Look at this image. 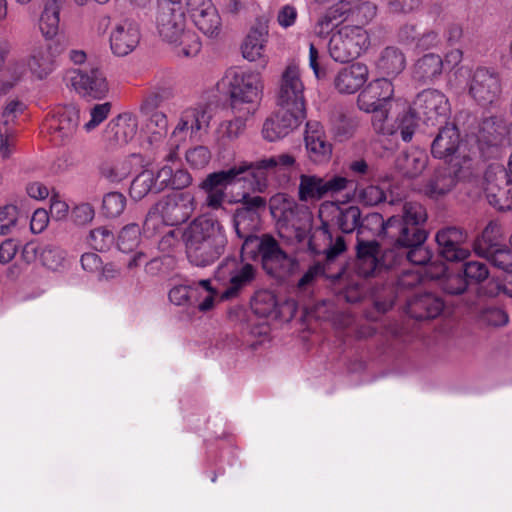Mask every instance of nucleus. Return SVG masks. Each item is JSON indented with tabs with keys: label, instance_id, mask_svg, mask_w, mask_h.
Masks as SVG:
<instances>
[{
	"label": "nucleus",
	"instance_id": "47",
	"mask_svg": "<svg viewBox=\"0 0 512 512\" xmlns=\"http://www.w3.org/2000/svg\"><path fill=\"white\" fill-rule=\"evenodd\" d=\"M168 297L172 305L179 307L183 311L188 310L192 303V287L189 279L179 280V282L174 279V284L169 291Z\"/></svg>",
	"mask_w": 512,
	"mask_h": 512
},
{
	"label": "nucleus",
	"instance_id": "13",
	"mask_svg": "<svg viewBox=\"0 0 512 512\" xmlns=\"http://www.w3.org/2000/svg\"><path fill=\"white\" fill-rule=\"evenodd\" d=\"M467 232L456 226H446L435 234L438 255L447 262H462L470 256Z\"/></svg>",
	"mask_w": 512,
	"mask_h": 512
},
{
	"label": "nucleus",
	"instance_id": "34",
	"mask_svg": "<svg viewBox=\"0 0 512 512\" xmlns=\"http://www.w3.org/2000/svg\"><path fill=\"white\" fill-rule=\"evenodd\" d=\"M366 218L367 215L363 217L361 209L356 205L335 206L333 221L344 234H351L354 231L358 233L361 230L363 235L366 228L375 226L374 224H368Z\"/></svg>",
	"mask_w": 512,
	"mask_h": 512
},
{
	"label": "nucleus",
	"instance_id": "20",
	"mask_svg": "<svg viewBox=\"0 0 512 512\" xmlns=\"http://www.w3.org/2000/svg\"><path fill=\"white\" fill-rule=\"evenodd\" d=\"M140 38V29L134 20L120 19L112 25L109 35L110 49L115 56H127L136 49Z\"/></svg>",
	"mask_w": 512,
	"mask_h": 512
},
{
	"label": "nucleus",
	"instance_id": "53",
	"mask_svg": "<svg viewBox=\"0 0 512 512\" xmlns=\"http://www.w3.org/2000/svg\"><path fill=\"white\" fill-rule=\"evenodd\" d=\"M64 259V252L59 247L53 245L41 246L40 262L48 269H59L63 266Z\"/></svg>",
	"mask_w": 512,
	"mask_h": 512
},
{
	"label": "nucleus",
	"instance_id": "6",
	"mask_svg": "<svg viewBox=\"0 0 512 512\" xmlns=\"http://www.w3.org/2000/svg\"><path fill=\"white\" fill-rule=\"evenodd\" d=\"M346 177L333 175L321 177L316 174H301L298 184V200L304 203H316L332 197L348 187Z\"/></svg>",
	"mask_w": 512,
	"mask_h": 512
},
{
	"label": "nucleus",
	"instance_id": "62",
	"mask_svg": "<svg viewBox=\"0 0 512 512\" xmlns=\"http://www.w3.org/2000/svg\"><path fill=\"white\" fill-rule=\"evenodd\" d=\"M387 8L392 14H410L417 11L423 0H386Z\"/></svg>",
	"mask_w": 512,
	"mask_h": 512
},
{
	"label": "nucleus",
	"instance_id": "30",
	"mask_svg": "<svg viewBox=\"0 0 512 512\" xmlns=\"http://www.w3.org/2000/svg\"><path fill=\"white\" fill-rule=\"evenodd\" d=\"M200 225L198 219H194V264L207 266L217 260L224 251V240L218 236L197 237V228Z\"/></svg>",
	"mask_w": 512,
	"mask_h": 512
},
{
	"label": "nucleus",
	"instance_id": "26",
	"mask_svg": "<svg viewBox=\"0 0 512 512\" xmlns=\"http://www.w3.org/2000/svg\"><path fill=\"white\" fill-rule=\"evenodd\" d=\"M305 147L308 158L316 163L322 164L330 160L333 146L327 140L323 126L318 121H308L305 129Z\"/></svg>",
	"mask_w": 512,
	"mask_h": 512
},
{
	"label": "nucleus",
	"instance_id": "15",
	"mask_svg": "<svg viewBox=\"0 0 512 512\" xmlns=\"http://www.w3.org/2000/svg\"><path fill=\"white\" fill-rule=\"evenodd\" d=\"M246 165L235 164L227 170H221L211 173L201 184V188L207 193L206 205L212 209H218L222 206L225 194L219 187H225L235 182L246 181Z\"/></svg>",
	"mask_w": 512,
	"mask_h": 512
},
{
	"label": "nucleus",
	"instance_id": "14",
	"mask_svg": "<svg viewBox=\"0 0 512 512\" xmlns=\"http://www.w3.org/2000/svg\"><path fill=\"white\" fill-rule=\"evenodd\" d=\"M304 83L299 66L291 62L283 70L276 93L277 106L306 108Z\"/></svg>",
	"mask_w": 512,
	"mask_h": 512
},
{
	"label": "nucleus",
	"instance_id": "25",
	"mask_svg": "<svg viewBox=\"0 0 512 512\" xmlns=\"http://www.w3.org/2000/svg\"><path fill=\"white\" fill-rule=\"evenodd\" d=\"M394 87L387 78L370 82L358 95L357 105L360 110L370 113L378 108H384L392 99Z\"/></svg>",
	"mask_w": 512,
	"mask_h": 512
},
{
	"label": "nucleus",
	"instance_id": "36",
	"mask_svg": "<svg viewBox=\"0 0 512 512\" xmlns=\"http://www.w3.org/2000/svg\"><path fill=\"white\" fill-rule=\"evenodd\" d=\"M443 71V59L435 53H428L419 58L413 65L412 77L422 84H429L438 79Z\"/></svg>",
	"mask_w": 512,
	"mask_h": 512
},
{
	"label": "nucleus",
	"instance_id": "51",
	"mask_svg": "<svg viewBox=\"0 0 512 512\" xmlns=\"http://www.w3.org/2000/svg\"><path fill=\"white\" fill-rule=\"evenodd\" d=\"M150 191H155L154 174L151 171H143L132 181L130 195L132 198L140 200Z\"/></svg>",
	"mask_w": 512,
	"mask_h": 512
},
{
	"label": "nucleus",
	"instance_id": "64",
	"mask_svg": "<svg viewBox=\"0 0 512 512\" xmlns=\"http://www.w3.org/2000/svg\"><path fill=\"white\" fill-rule=\"evenodd\" d=\"M262 135L267 141L274 142L287 136L288 132L271 115L263 124Z\"/></svg>",
	"mask_w": 512,
	"mask_h": 512
},
{
	"label": "nucleus",
	"instance_id": "38",
	"mask_svg": "<svg viewBox=\"0 0 512 512\" xmlns=\"http://www.w3.org/2000/svg\"><path fill=\"white\" fill-rule=\"evenodd\" d=\"M405 66L406 58L404 53L394 46L384 48L376 61L378 72L390 77L399 75L404 70Z\"/></svg>",
	"mask_w": 512,
	"mask_h": 512
},
{
	"label": "nucleus",
	"instance_id": "63",
	"mask_svg": "<svg viewBox=\"0 0 512 512\" xmlns=\"http://www.w3.org/2000/svg\"><path fill=\"white\" fill-rule=\"evenodd\" d=\"M164 225H168L166 219L159 210H156V205H154L148 211L144 221V232L152 236L156 234Z\"/></svg>",
	"mask_w": 512,
	"mask_h": 512
},
{
	"label": "nucleus",
	"instance_id": "19",
	"mask_svg": "<svg viewBox=\"0 0 512 512\" xmlns=\"http://www.w3.org/2000/svg\"><path fill=\"white\" fill-rule=\"evenodd\" d=\"M295 163V158L288 153H283L269 158H263L254 162L241 161L240 165H246L245 175L253 179V192L262 193L267 188V174L277 167L288 169Z\"/></svg>",
	"mask_w": 512,
	"mask_h": 512
},
{
	"label": "nucleus",
	"instance_id": "31",
	"mask_svg": "<svg viewBox=\"0 0 512 512\" xmlns=\"http://www.w3.org/2000/svg\"><path fill=\"white\" fill-rule=\"evenodd\" d=\"M367 65L357 62L341 68L334 78V87L340 94H354L367 82Z\"/></svg>",
	"mask_w": 512,
	"mask_h": 512
},
{
	"label": "nucleus",
	"instance_id": "52",
	"mask_svg": "<svg viewBox=\"0 0 512 512\" xmlns=\"http://www.w3.org/2000/svg\"><path fill=\"white\" fill-rule=\"evenodd\" d=\"M126 207V197L120 192H109L102 200V213L108 218L120 216Z\"/></svg>",
	"mask_w": 512,
	"mask_h": 512
},
{
	"label": "nucleus",
	"instance_id": "11",
	"mask_svg": "<svg viewBox=\"0 0 512 512\" xmlns=\"http://www.w3.org/2000/svg\"><path fill=\"white\" fill-rule=\"evenodd\" d=\"M248 250L252 258L257 254L261 256L262 267L269 275L280 277L288 270L290 258L272 235L257 236V241Z\"/></svg>",
	"mask_w": 512,
	"mask_h": 512
},
{
	"label": "nucleus",
	"instance_id": "45",
	"mask_svg": "<svg viewBox=\"0 0 512 512\" xmlns=\"http://www.w3.org/2000/svg\"><path fill=\"white\" fill-rule=\"evenodd\" d=\"M26 66L23 61H11L0 74V95L11 91L21 81L26 73Z\"/></svg>",
	"mask_w": 512,
	"mask_h": 512
},
{
	"label": "nucleus",
	"instance_id": "29",
	"mask_svg": "<svg viewBox=\"0 0 512 512\" xmlns=\"http://www.w3.org/2000/svg\"><path fill=\"white\" fill-rule=\"evenodd\" d=\"M138 121L135 115L124 112L109 121L104 131L105 141L110 146H121L131 141L137 132Z\"/></svg>",
	"mask_w": 512,
	"mask_h": 512
},
{
	"label": "nucleus",
	"instance_id": "50",
	"mask_svg": "<svg viewBox=\"0 0 512 512\" xmlns=\"http://www.w3.org/2000/svg\"><path fill=\"white\" fill-rule=\"evenodd\" d=\"M141 231L137 224H129L122 228L118 235L117 245L124 253L133 251L140 242Z\"/></svg>",
	"mask_w": 512,
	"mask_h": 512
},
{
	"label": "nucleus",
	"instance_id": "3",
	"mask_svg": "<svg viewBox=\"0 0 512 512\" xmlns=\"http://www.w3.org/2000/svg\"><path fill=\"white\" fill-rule=\"evenodd\" d=\"M269 209L281 238L295 243L307 239L313 224V214L308 207L279 193L270 199Z\"/></svg>",
	"mask_w": 512,
	"mask_h": 512
},
{
	"label": "nucleus",
	"instance_id": "43",
	"mask_svg": "<svg viewBox=\"0 0 512 512\" xmlns=\"http://www.w3.org/2000/svg\"><path fill=\"white\" fill-rule=\"evenodd\" d=\"M394 216L398 222L420 228H426L428 220L426 208L421 203L413 201L405 202L401 213Z\"/></svg>",
	"mask_w": 512,
	"mask_h": 512
},
{
	"label": "nucleus",
	"instance_id": "57",
	"mask_svg": "<svg viewBox=\"0 0 512 512\" xmlns=\"http://www.w3.org/2000/svg\"><path fill=\"white\" fill-rule=\"evenodd\" d=\"M357 198L363 205L375 206L386 200V194L379 186L369 185L358 190Z\"/></svg>",
	"mask_w": 512,
	"mask_h": 512
},
{
	"label": "nucleus",
	"instance_id": "16",
	"mask_svg": "<svg viewBox=\"0 0 512 512\" xmlns=\"http://www.w3.org/2000/svg\"><path fill=\"white\" fill-rule=\"evenodd\" d=\"M63 46L56 41H36L30 48L27 66L37 79H45L56 67V58Z\"/></svg>",
	"mask_w": 512,
	"mask_h": 512
},
{
	"label": "nucleus",
	"instance_id": "39",
	"mask_svg": "<svg viewBox=\"0 0 512 512\" xmlns=\"http://www.w3.org/2000/svg\"><path fill=\"white\" fill-rule=\"evenodd\" d=\"M504 244L501 227L495 222H489L482 233L474 240L473 247L477 255L485 257Z\"/></svg>",
	"mask_w": 512,
	"mask_h": 512
},
{
	"label": "nucleus",
	"instance_id": "7",
	"mask_svg": "<svg viewBox=\"0 0 512 512\" xmlns=\"http://www.w3.org/2000/svg\"><path fill=\"white\" fill-rule=\"evenodd\" d=\"M467 86L469 96L483 107L498 102L502 94L500 74L493 68L477 67L471 72Z\"/></svg>",
	"mask_w": 512,
	"mask_h": 512
},
{
	"label": "nucleus",
	"instance_id": "8",
	"mask_svg": "<svg viewBox=\"0 0 512 512\" xmlns=\"http://www.w3.org/2000/svg\"><path fill=\"white\" fill-rule=\"evenodd\" d=\"M188 6L182 0H158L157 28L164 40L171 43L180 40L186 26Z\"/></svg>",
	"mask_w": 512,
	"mask_h": 512
},
{
	"label": "nucleus",
	"instance_id": "28",
	"mask_svg": "<svg viewBox=\"0 0 512 512\" xmlns=\"http://www.w3.org/2000/svg\"><path fill=\"white\" fill-rule=\"evenodd\" d=\"M267 42V29L257 27L249 31L240 47L243 58L249 62H255L260 70H264L269 63V57L266 54Z\"/></svg>",
	"mask_w": 512,
	"mask_h": 512
},
{
	"label": "nucleus",
	"instance_id": "48",
	"mask_svg": "<svg viewBox=\"0 0 512 512\" xmlns=\"http://www.w3.org/2000/svg\"><path fill=\"white\" fill-rule=\"evenodd\" d=\"M102 177L110 182H120L128 177L131 166L126 160H110L103 162L100 167Z\"/></svg>",
	"mask_w": 512,
	"mask_h": 512
},
{
	"label": "nucleus",
	"instance_id": "60",
	"mask_svg": "<svg viewBox=\"0 0 512 512\" xmlns=\"http://www.w3.org/2000/svg\"><path fill=\"white\" fill-rule=\"evenodd\" d=\"M468 286L467 278L463 273L449 275L442 283L443 291L450 295H461Z\"/></svg>",
	"mask_w": 512,
	"mask_h": 512
},
{
	"label": "nucleus",
	"instance_id": "2",
	"mask_svg": "<svg viewBox=\"0 0 512 512\" xmlns=\"http://www.w3.org/2000/svg\"><path fill=\"white\" fill-rule=\"evenodd\" d=\"M308 248L314 255L324 254L325 263L317 262L310 266L299 279V288H306L320 276H324L332 283H337L343 278L346 266L344 263H336V259L347 249L345 237L335 233L327 221L322 220L321 225L315 229L308 241Z\"/></svg>",
	"mask_w": 512,
	"mask_h": 512
},
{
	"label": "nucleus",
	"instance_id": "37",
	"mask_svg": "<svg viewBox=\"0 0 512 512\" xmlns=\"http://www.w3.org/2000/svg\"><path fill=\"white\" fill-rule=\"evenodd\" d=\"M260 214L251 212L242 207H237L233 216V223L236 234L243 239L242 252L248 251L253 242L257 241V236L253 230L258 222Z\"/></svg>",
	"mask_w": 512,
	"mask_h": 512
},
{
	"label": "nucleus",
	"instance_id": "22",
	"mask_svg": "<svg viewBox=\"0 0 512 512\" xmlns=\"http://www.w3.org/2000/svg\"><path fill=\"white\" fill-rule=\"evenodd\" d=\"M219 272L228 274L229 286L221 294L220 300L237 297L242 289L250 285L256 277V269L250 263L239 264L237 259L226 258L220 265Z\"/></svg>",
	"mask_w": 512,
	"mask_h": 512
},
{
	"label": "nucleus",
	"instance_id": "49",
	"mask_svg": "<svg viewBox=\"0 0 512 512\" xmlns=\"http://www.w3.org/2000/svg\"><path fill=\"white\" fill-rule=\"evenodd\" d=\"M233 113L235 114V118L221 123L218 128V133L223 140L232 141L238 138L245 129L246 120L252 115L245 114L241 111Z\"/></svg>",
	"mask_w": 512,
	"mask_h": 512
},
{
	"label": "nucleus",
	"instance_id": "59",
	"mask_svg": "<svg viewBox=\"0 0 512 512\" xmlns=\"http://www.w3.org/2000/svg\"><path fill=\"white\" fill-rule=\"evenodd\" d=\"M111 103L105 102L101 104H95L90 109V119L84 124V129L87 132L94 130L98 127L110 114Z\"/></svg>",
	"mask_w": 512,
	"mask_h": 512
},
{
	"label": "nucleus",
	"instance_id": "23",
	"mask_svg": "<svg viewBox=\"0 0 512 512\" xmlns=\"http://www.w3.org/2000/svg\"><path fill=\"white\" fill-rule=\"evenodd\" d=\"M156 210L166 219L168 225L182 226L192 215V195L188 192H173L156 204Z\"/></svg>",
	"mask_w": 512,
	"mask_h": 512
},
{
	"label": "nucleus",
	"instance_id": "54",
	"mask_svg": "<svg viewBox=\"0 0 512 512\" xmlns=\"http://www.w3.org/2000/svg\"><path fill=\"white\" fill-rule=\"evenodd\" d=\"M87 242L95 250L105 251L113 244L114 235L106 227H98L90 231Z\"/></svg>",
	"mask_w": 512,
	"mask_h": 512
},
{
	"label": "nucleus",
	"instance_id": "56",
	"mask_svg": "<svg viewBox=\"0 0 512 512\" xmlns=\"http://www.w3.org/2000/svg\"><path fill=\"white\" fill-rule=\"evenodd\" d=\"M18 222V210L14 205L0 207V235L11 234Z\"/></svg>",
	"mask_w": 512,
	"mask_h": 512
},
{
	"label": "nucleus",
	"instance_id": "41",
	"mask_svg": "<svg viewBox=\"0 0 512 512\" xmlns=\"http://www.w3.org/2000/svg\"><path fill=\"white\" fill-rule=\"evenodd\" d=\"M63 0H44V10L40 17L39 27L45 38L54 37L59 28V13Z\"/></svg>",
	"mask_w": 512,
	"mask_h": 512
},
{
	"label": "nucleus",
	"instance_id": "18",
	"mask_svg": "<svg viewBox=\"0 0 512 512\" xmlns=\"http://www.w3.org/2000/svg\"><path fill=\"white\" fill-rule=\"evenodd\" d=\"M464 169H469V165L460 164L459 160L454 163L445 162L437 167L424 186L425 195L432 199L446 195L463 176Z\"/></svg>",
	"mask_w": 512,
	"mask_h": 512
},
{
	"label": "nucleus",
	"instance_id": "12",
	"mask_svg": "<svg viewBox=\"0 0 512 512\" xmlns=\"http://www.w3.org/2000/svg\"><path fill=\"white\" fill-rule=\"evenodd\" d=\"M485 194L490 205L499 211L512 208V179L501 165H490L485 171Z\"/></svg>",
	"mask_w": 512,
	"mask_h": 512
},
{
	"label": "nucleus",
	"instance_id": "9",
	"mask_svg": "<svg viewBox=\"0 0 512 512\" xmlns=\"http://www.w3.org/2000/svg\"><path fill=\"white\" fill-rule=\"evenodd\" d=\"M509 129L506 122L497 117L485 118L477 134V146L481 156L488 160L501 156L509 145Z\"/></svg>",
	"mask_w": 512,
	"mask_h": 512
},
{
	"label": "nucleus",
	"instance_id": "55",
	"mask_svg": "<svg viewBox=\"0 0 512 512\" xmlns=\"http://www.w3.org/2000/svg\"><path fill=\"white\" fill-rule=\"evenodd\" d=\"M462 273L469 285L480 284L488 278L489 269L485 263L469 261L464 264Z\"/></svg>",
	"mask_w": 512,
	"mask_h": 512
},
{
	"label": "nucleus",
	"instance_id": "5",
	"mask_svg": "<svg viewBox=\"0 0 512 512\" xmlns=\"http://www.w3.org/2000/svg\"><path fill=\"white\" fill-rule=\"evenodd\" d=\"M364 25H345L332 34L328 43L330 57L338 63L358 58L369 45Z\"/></svg>",
	"mask_w": 512,
	"mask_h": 512
},
{
	"label": "nucleus",
	"instance_id": "24",
	"mask_svg": "<svg viewBox=\"0 0 512 512\" xmlns=\"http://www.w3.org/2000/svg\"><path fill=\"white\" fill-rule=\"evenodd\" d=\"M71 84L79 94L94 99L104 98L109 90L106 77L97 68L74 70Z\"/></svg>",
	"mask_w": 512,
	"mask_h": 512
},
{
	"label": "nucleus",
	"instance_id": "1",
	"mask_svg": "<svg viewBox=\"0 0 512 512\" xmlns=\"http://www.w3.org/2000/svg\"><path fill=\"white\" fill-rule=\"evenodd\" d=\"M368 224H374L377 235L387 239L391 247L383 251V264L395 267L403 261L423 266L432 259V251L425 245L429 232L426 228L413 227L401 222L395 216L384 220L380 213H369Z\"/></svg>",
	"mask_w": 512,
	"mask_h": 512
},
{
	"label": "nucleus",
	"instance_id": "46",
	"mask_svg": "<svg viewBox=\"0 0 512 512\" xmlns=\"http://www.w3.org/2000/svg\"><path fill=\"white\" fill-rule=\"evenodd\" d=\"M277 111L272 115L288 134L298 128L306 118V108L277 106Z\"/></svg>",
	"mask_w": 512,
	"mask_h": 512
},
{
	"label": "nucleus",
	"instance_id": "58",
	"mask_svg": "<svg viewBox=\"0 0 512 512\" xmlns=\"http://www.w3.org/2000/svg\"><path fill=\"white\" fill-rule=\"evenodd\" d=\"M168 120L166 115L160 111H154L150 113V117L147 123V129L153 135L155 141L164 137L167 133Z\"/></svg>",
	"mask_w": 512,
	"mask_h": 512
},
{
	"label": "nucleus",
	"instance_id": "32",
	"mask_svg": "<svg viewBox=\"0 0 512 512\" xmlns=\"http://www.w3.org/2000/svg\"><path fill=\"white\" fill-rule=\"evenodd\" d=\"M443 299L433 293L415 295L407 303V314L416 320H430L438 317L444 310Z\"/></svg>",
	"mask_w": 512,
	"mask_h": 512
},
{
	"label": "nucleus",
	"instance_id": "4",
	"mask_svg": "<svg viewBox=\"0 0 512 512\" xmlns=\"http://www.w3.org/2000/svg\"><path fill=\"white\" fill-rule=\"evenodd\" d=\"M227 78L229 79L228 86L232 111L254 114L262 91L260 71L230 70L227 73Z\"/></svg>",
	"mask_w": 512,
	"mask_h": 512
},
{
	"label": "nucleus",
	"instance_id": "17",
	"mask_svg": "<svg viewBox=\"0 0 512 512\" xmlns=\"http://www.w3.org/2000/svg\"><path fill=\"white\" fill-rule=\"evenodd\" d=\"M431 144V153L435 158L444 159L445 162L454 163L457 160L460 164L469 165L471 159L458 154L461 143L460 133L454 123H444Z\"/></svg>",
	"mask_w": 512,
	"mask_h": 512
},
{
	"label": "nucleus",
	"instance_id": "42",
	"mask_svg": "<svg viewBox=\"0 0 512 512\" xmlns=\"http://www.w3.org/2000/svg\"><path fill=\"white\" fill-rule=\"evenodd\" d=\"M484 258L487 259L494 267L509 274V278H511V280H506L504 291L507 295L512 297V245L510 244V246H508L507 244H504L502 247L493 250L492 253H489Z\"/></svg>",
	"mask_w": 512,
	"mask_h": 512
},
{
	"label": "nucleus",
	"instance_id": "21",
	"mask_svg": "<svg viewBox=\"0 0 512 512\" xmlns=\"http://www.w3.org/2000/svg\"><path fill=\"white\" fill-rule=\"evenodd\" d=\"M356 270L362 277H370L381 268L386 267L383 262V252L381 253L380 244L377 240L364 239L362 231H358L356 238Z\"/></svg>",
	"mask_w": 512,
	"mask_h": 512
},
{
	"label": "nucleus",
	"instance_id": "61",
	"mask_svg": "<svg viewBox=\"0 0 512 512\" xmlns=\"http://www.w3.org/2000/svg\"><path fill=\"white\" fill-rule=\"evenodd\" d=\"M235 203L240 204V207L260 214L266 209L267 200L260 195H253L249 192H243L240 199L235 200Z\"/></svg>",
	"mask_w": 512,
	"mask_h": 512
},
{
	"label": "nucleus",
	"instance_id": "33",
	"mask_svg": "<svg viewBox=\"0 0 512 512\" xmlns=\"http://www.w3.org/2000/svg\"><path fill=\"white\" fill-rule=\"evenodd\" d=\"M192 243V223H186L184 226H177L167 232L158 242V249L167 256H172L177 252L185 250L187 257L190 258V244Z\"/></svg>",
	"mask_w": 512,
	"mask_h": 512
},
{
	"label": "nucleus",
	"instance_id": "40",
	"mask_svg": "<svg viewBox=\"0 0 512 512\" xmlns=\"http://www.w3.org/2000/svg\"><path fill=\"white\" fill-rule=\"evenodd\" d=\"M427 164L428 156L425 152L419 150L402 153L397 158V167L404 176L409 178L419 176L425 170Z\"/></svg>",
	"mask_w": 512,
	"mask_h": 512
},
{
	"label": "nucleus",
	"instance_id": "44",
	"mask_svg": "<svg viewBox=\"0 0 512 512\" xmlns=\"http://www.w3.org/2000/svg\"><path fill=\"white\" fill-rule=\"evenodd\" d=\"M331 133L340 142L351 138L357 128L356 119L343 112H335L331 116Z\"/></svg>",
	"mask_w": 512,
	"mask_h": 512
},
{
	"label": "nucleus",
	"instance_id": "27",
	"mask_svg": "<svg viewBox=\"0 0 512 512\" xmlns=\"http://www.w3.org/2000/svg\"><path fill=\"white\" fill-rule=\"evenodd\" d=\"M79 124V111L75 107L59 109L47 122V129L55 144H63L76 132Z\"/></svg>",
	"mask_w": 512,
	"mask_h": 512
},
{
	"label": "nucleus",
	"instance_id": "35",
	"mask_svg": "<svg viewBox=\"0 0 512 512\" xmlns=\"http://www.w3.org/2000/svg\"><path fill=\"white\" fill-rule=\"evenodd\" d=\"M194 25L206 36L218 34L221 19L210 0H194Z\"/></svg>",
	"mask_w": 512,
	"mask_h": 512
},
{
	"label": "nucleus",
	"instance_id": "10",
	"mask_svg": "<svg viewBox=\"0 0 512 512\" xmlns=\"http://www.w3.org/2000/svg\"><path fill=\"white\" fill-rule=\"evenodd\" d=\"M411 110L426 125L436 126L446 123L450 105L444 93L436 89H426L416 96Z\"/></svg>",
	"mask_w": 512,
	"mask_h": 512
}]
</instances>
